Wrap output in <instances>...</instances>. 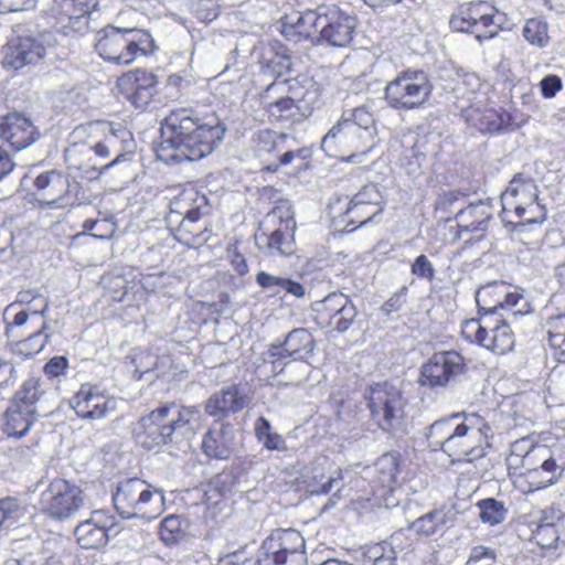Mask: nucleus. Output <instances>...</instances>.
Here are the masks:
<instances>
[{
	"instance_id": "obj_12",
	"label": "nucleus",
	"mask_w": 565,
	"mask_h": 565,
	"mask_svg": "<svg viewBox=\"0 0 565 565\" xmlns=\"http://www.w3.org/2000/svg\"><path fill=\"white\" fill-rule=\"evenodd\" d=\"M565 472V440L537 444L525 459L524 475L532 490L554 486Z\"/></svg>"
},
{
	"instance_id": "obj_13",
	"label": "nucleus",
	"mask_w": 565,
	"mask_h": 565,
	"mask_svg": "<svg viewBox=\"0 0 565 565\" xmlns=\"http://www.w3.org/2000/svg\"><path fill=\"white\" fill-rule=\"evenodd\" d=\"M32 181L34 194L39 201L51 209H65L76 204L79 183L71 179L63 171L50 169L40 171L32 168L23 178Z\"/></svg>"
},
{
	"instance_id": "obj_36",
	"label": "nucleus",
	"mask_w": 565,
	"mask_h": 565,
	"mask_svg": "<svg viewBox=\"0 0 565 565\" xmlns=\"http://www.w3.org/2000/svg\"><path fill=\"white\" fill-rule=\"evenodd\" d=\"M455 513L450 508L434 509L412 522L411 529L420 536L443 535L454 523Z\"/></svg>"
},
{
	"instance_id": "obj_8",
	"label": "nucleus",
	"mask_w": 565,
	"mask_h": 565,
	"mask_svg": "<svg viewBox=\"0 0 565 565\" xmlns=\"http://www.w3.org/2000/svg\"><path fill=\"white\" fill-rule=\"evenodd\" d=\"M537 200L539 190L534 179L516 173L501 194L502 221L515 226L542 222L545 210Z\"/></svg>"
},
{
	"instance_id": "obj_30",
	"label": "nucleus",
	"mask_w": 565,
	"mask_h": 565,
	"mask_svg": "<svg viewBox=\"0 0 565 565\" xmlns=\"http://www.w3.org/2000/svg\"><path fill=\"white\" fill-rule=\"evenodd\" d=\"M462 118L480 132H497L507 125L509 116L482 104L458 105Z\"/></svg>"
},
{
	"instance_id": "obj_19",
	"label": "nucleus",
	"mask_w": 565,
	"mask_h": 565,
	"mask_svg": "<svg viewBox=\"0 0 565 565\" xmlns=\"http://www.w3.org/2000/svg\"><path fill=\"white\" fill-rule=\"evenodd\" d=\"M466 363L457 351L434 353L420 367L419 382L430 388L446 387L463 374Z\"/></svg>"
},
{
	"instance_id": "obj_48",
	"label": "nucleus",
	"mask_w": 565,
	"mask_h": 565,
	"mask_svg": "<svg viewBox=\"0 0 565 565\" xmlns=\"http://www.w3.org/2000/svg\"><path fill=\"white\" fill-rule=\"evenodd\" d=\"M263 68L273 75L281 76L291 68V58L287 50L277 43V50L273 46L263 55Z\"/></svg>"
},
{
	"instance_id": "obj_47",
	"label": "nucleus",
	"mask_w": 565,
	"mask_h": 565,
	"mask_svg": "<svg viewBox=\"0 0 565 565\" xmlns=\"http://www.w3.org/2000/svg\"><path fill=\"white\" fill-rule=\"evenodd\" d=\"M398 534L392 535V542H381L370 545L363 552L362 565H395L396 552L393 543Z\"/></svg>"
},
{
	"instance_id": "obj_18",
	"label": "nucleus",
	"mask_w": 565,
	"mask_h": 565,
	"mask_svg": "<svg viewBox=\"0 0 565 565\" xmlns=\"http://www.w3.org/2000/svg\"><path fill=\"white\" fill-rule=\"evenodd\" d=\"M369 407L372 417L383 430L401 425L404 417V398L395 386L384 383L371 388Z\"/></svg>"
},
{
	"instance_id": "obj_11",
	"label": "nucleus",
	"mask_w": 565,
	"mask_h": 565,
	"mask_svg": "<svg viewBox=\"0 0 565 565\" xmlns=\"http://www.w3.org/2000/svg\"><path fill=\"white\" fill-rule=\"evenodd\" d=\"M433 84L424 71L407 68L387 82L384 97L387 105L398 111L423 108L433 93Z\"/></svg>"
},
{
	"instance_id": "obj_27",
	"label": "nucleus",
	"mask_w": 565,
	"mask_h": 565,
	"mask_svg": "<svg viewBox=\"0 0 565 565\" xmlns=\"http://www.w3.org/2000/svg\"><path fill=\"white\" fill-rule=\"evenodd\" d=\"M131 134L126 129H119L117 131H110L99 142H96L90 149L95 154L102 159H107L111 156L115 158L100 167L99 170H95L96 174L93 178H99L110 168L116 167L124 162H130L134 158V153L127 150L126 142L130 141Z\"/></svg>"
},
{
	"instance_id": "obj_1",
	"label": "nucleus",
	"mask_w": 565,
	"mask_h": 565,
	"mask_svg": "<svg viewBox=\"0 0 565 565\" xmlns=\"http://www.w3.org/2000/svg\"><path fill=\"white\" fill-rule=\"evenodd\" d=\"M157 158L166 164L198 161L210 154L224 136L215 118L202 121L186 109L171 111L161 122Z\"/></svg>"
},
{
	"instance_id": "obj_16",
	"label": "nucleus",
	"mask_w": 565,
	"mask_h": 565,
	"mask_svg": "<svg viewBox=\"0 0 565 565\" xmlns=\"http://www.w3.org/2000/svg\"><path fill=\"white\" fill-rule=\"evenodd\" d=\"M520 311H513L502 319L481 317L466 320L461 327L463 338L477 343L497 354H504L514 347V334L509 326L510 318H515Z\"/></svg>"
},
{
	"instance_id": "obj_15",
	"label": "nucleus",
	"mask_w": 565,
	"mask_h": 565,
	"mask_svg": "<svg viewBox=\"0 0 565 565\" xmlns=\"http://www.w3.org/2000/svg\"><path fill=\"white\" fill-rule=\"evenodd\" d=\"M273 225L270 232L262 231L255 235L256 245L270 256H289L296 250V221L288 202H280L266 216Z\"/></svg>"
},
{
	"instance_id": "obj_23",
	"label": "nucleus",
	"mask_w": 565,
	"mask_h": 565,
	"mask_svg": "<svg viewBox=\"0 0 565 565\" xmlns=\"http://www.w3.org/2000/svg\"><path fill=\"white\" fill-rule=\"evenodd\" d=\"M4 68L18 71L40 62L45 54L43 43L33 35H18L2 49Z\"/></svg>"
},
{
	"instance_id": "obj_33",
	"label": "nucleus",
	"mask_w": 565,
	"mask_h": 565,
	"mask_svg": "<svg viewBox=\"0 0 565 565\" xmlns=\"http://www.w3.org/2000/svg\"><path fill=\"white\" fill-rule=\"evenodd\" d=\"M234 428L230 424L216 422L204 435L203 452L212 459H227L233 451Z\"/></svg>"
},
{
	"instance_id": "obj_29",
	"label": "nucleus",
	"mask_w": 565,
	"mask_h": 565,
	"mask_svg": "<svg viewBox=\"0 0 565 565\" xmlns=\"http://www.w3.org/2000/svg\"><path fill=\"white\" fill-rule=\"evenodd\" d=\"M320 19V7L317 10L287 15L281 23V33L286 39L295 42L309 39L318 41Z\"/></svg>"
},
{
	"instance_id": "obj_62",
	"label": "nucleus",
	"mask_w": 565,
	"mask_h": 565,
	"mask_svg": "<svg viewBox=\"0 0 565 565\" xmlns=\"http://www.w3.org/2000/svg\"><path fill=\"white\" fill-rule=\"evenodd\" d=\"M462 196L460 192H445L436 202V211L445 214L451 213V206Z\"/></svg>"
},
{
	"instance_id": "obj_2",
	"label": "nucleus",
	"mask_w": 565,
	"mask_h": 565,
	"mask_svg": "<svg viewBox=\"0 0 565 565\" xmlns=\"http://www.w3.org/2000/svg\"><path fill=\"white\" fill-rule=\"evenodd\" d=\"M202 413L198 406H181L174 403L160 406L141 417L132 434L136 443L152 450L190 438L201 427Z\"/></svg>"
},
{
	"instance_id": "obj_57",
	"label": "nucleus",
	"mask_w": 565,
	"mask_h": 565,
	"mask_svg": "<svg viewBox=\"0 0 565 565\" xmlns=\"http://www.w3.org/2000/svg\"><path fill=\"white\" fill-rule=\"evenodd\" d=\"M495 561L497 555L493 550L479 545L471 550L467 565H492Z\"/></svg>"
},
{
	"instance_id": "obj_3",
	"label": "nucleus",
	"mask_w": 565,
	"mask_h": 565,
	"mask_svg": "<svg viewBox=\"0 0 565 565\" xmlns=\"http://www.w3.org/2000/svg\"><path fill=\"white\" fill-rule=\"evenodd\" d=\"M375 120L364 106L343 113L321 141L322 150L347 162H360L375 145Z\"/></svg>"
},
{
	"instance_id": "obj_59",
	"label": "nucleus",
	"mask_w": 565,
	"mask_h": 565,
	"mask_svg": "<svg viewBox=\"0 0 565 565\" xmlns=\"http://www.w3.org/2000/svg\"><path fill=\"white\" fill-rule=\"evenodd\" d=\"M181 532V521L177 515H169L164 518L160 526V536L164 542L177 540Z\"/></svg>"
},
{
	"instance_id": "obj_60",
	"label": "nucleus",
	"mask_w": 565,
	"mask_h": 565,
	"mask_svg": "<svg viewBox=\"0 0 565 565\" xmlns=\"http://www.w3.org/2000/svg\"><path fill=\"white\" fill-rule=\"evenodd\" d=\"M540 88L544 98H553L563 88V83L558 75L550 74L541 79Z\"/></svg>"
},
{
	"instance_id": "obj_44",
	"label": "nucleus",
	"mask_w": 565,
	"mask_h": 565,
	"mask_svg": "<svg viewBox=\"0 0 565 565\" xmlns=\"http://www.w3.org/2000/svg\"><path fill=\"white\" fill-rule=\"evenodd\" d=\"M35 418L36 413L10 405L6 412L4 431L8 436L20 438L30 430Z\"/></svg>"
},
{
	"instance_id": "obj_26",
	"label": "nucleus",
	"mask_w": 565,
	"mask_h": 565,
	"mask_svg": "<svg viewBox=\"0 0 565 565\" xmlns=\"http://www.w3.org/2000/svg\"><path fill=\"white\" fill-rule=\"evenodd\" d=\"M40 137L38 128L21 113L0 117V138L17 150L33 145Z\"/></svg>"
},
{
	"instance_id": "obj_41",
	"label": "nucleus",
	"mask_w": 565,
	"mask_h": 565,
	"mask_svg": "<svg viewBox=\"0 0 565 565\" xmlns=\"http://www.w3.org/2000/svg\"><path fill=\"white\" fill-rule=\"evenodd\" d=\"M509 286L503 281H493L479 288L476 292V301L482 317L494 318L498 309L502 306L501 299L507 296Z\"/></svg>"
},
{
	"instance_id": "obj_6",
	"label": "nucleus",
	"mask_w": 565,
	"mask_h": 565,
	"mask_svg": "<svg viewBox=\"0 0 565 565\" xmlns=\"http://www.w3.org/2000/svg\"><path fill=\"white\" fill-rule=\"evenodd\" d=\"M95 47L103 60L117 65L131 64L138 56L151 54L157 49L148 31L113 25L97 32Z\"/></svg>"
},
{
	"instance_id": "obj_24",
	"label": "nucleus",
	"mask_w": 565,
	"mask_h": 565,
	"mask_svg": "<svg viewBox=\"0 0 565 565\" xmlns=\"http://www.w3.org/2000/svg\"><path fill=\"white\" fill-rule=\"evenodd\" d=\"M115 525L114 515L104 510H95L87 520L77 524L74 535L81 547L99 548L110 540Z\"/></svg>"
},
{
	"instance_id": "obj_38",
	"label": "nucleus",
	"mask_w": 565,
	"mask_h": 565,
	"mask_svg": "<svg viewBox=\"0 0 565 565\" xmlns=\"http://www.w3.org/2000/svg\"><path fill=\"white\" fill-rule=\"evenodd\" d=\"M244 407V398L239 395L236 385L223 388L213 394L205 404V411L212 416H222L228 413L239 412Z\"/></svg>"
},
{
	"instance_id": "obj_35",
	"label": "nucleus",
	"mask_w": 565,
	"mask_h": 565,
	"mask_svg": "<svg viewBox=\"0 0 565 565\" xmlns=\"http://www.w3.org/2000/svg\"><path fill=\"white\" fill-rule=\"evenodd\" d=\"M401 457L397 452H387L381 456L375 465L374 471L376 473L375 483V495L380 499H384L387 493L394 490L397 482V475L399 473Z\"/></svg>"
},
{
	"instance_id": "obj_10",
	"label": "nucleus",
	"mask_w": 565,
	"mask_h": 565,
	"mask_svg": "<svg viewBox=\"0 0 565 565\" xmlns=\"http://www.w3.org/2000/svg\"><path fill=\"white\" fill-rule=\"evenodd\" d=\"M451 440L447 444V455L454 460L471 462L484 457L490 447L492 428L476 413L460 414Z\"/></svg>"
},
{
	"instance_id": "obj_31",
	"label": "nucleus",
	"mask_w": 565,
	"mask_h": 565,
	"mask_svg": "<svg viewBox=\"0 0 565 565\" xmlns=\"http://www.w3.org/2000/svg\"><path fill=\"white\" fill-rule=\"evenodd\" d=\"M121 86H129V99L136 108L142 109L152 100L157 93L158 79L150 72L137 70L119 78Z\"/></svg>"
},
{
	"instance_id": "obj_34",
	"label": "nucleus",
	"mask_w": 565,
	"mask_h": 565,
	"mask_svg": "<svg viewBox=\"0 0 565 565\" xmlns=\"http://www.w3.org/2000/svg\"><path fill=\"white\" fill-rule=\"evenodd\" d=\"M491 217V206L482 201L471 203L455 214L459 235L470 232L479 233L481 236L488 228Z\"/></svg>"
},
{
	"instance_id": "obj_53",
	"label": "nucleus",
	"mask_w": 565,
	"mask_h": 565,
	"mask_svg": "<svg viewBox=\"0 0 565 565\" xmlns=\"http://www.w3.org/2000/svg\"><path fill=\"white\" fill-rule=\"evenodd\" d=\"M33 302H40L39 310H41V309L42 310H47V308H49V300L43 295H41L40 292H38L35 290L26 289V290H21V291L18 292L15 301L10 303L6 308L4 315L6 316L9 315L10 311L15 309V307L18 305L30 306Z\"/></svg>"
},
{
	"instance_id": "obj_17",
	"label": "nucleus",
	"mask_w": 565,
	"mask_h": 565,
	"mask_svg": "<svg viewBox=\"0 0 565 565\" xmlns=\"http://www.w3.org/2000/svg\"><path fill=\"white\" fill-rule=\"evenodd\" d=\"M42 513L56 521H67L85 507V497L79 487L66 479H53L40 495Z\"/></svg>"
},
{
	"instance_id": "obj_51",
	"label": "nucleus",
	"mask_w": 565,
	"mask_h": 565,
	"mask_svg": "<svg viewBox=\"0 0 565 565\" xmlns=\"http://www.w3.org/2000/svg\"><path fill=\"white\" fill-rule=\"evenodd\" d=\"M23 516V509L18 499L7 497L0 500V529H11Z\"/></svg>"
},
{
	"instance_id": "obj_32",
	"label": "nucleus",
	"mask_w": 565,
	"mask_h": 565,
	"mask_svg": "<svg viewBox=\"0 0 565 565\" xmlns=\"http://www.w3.org/2000/svg\"><path fill=\"white\" fill-rule=\"evenodd\" d=\"M199 214H210V205L205 195L195 189H184L170 202L168 224L172 226L180 218Z\"/></svg>"
},
{
	"instance_id": "obj_22",
	"label": "nucleus",
	"mask_w": 565,
	"mask_h": 565,
	"mask_svg": "<svg viewBox=\"0 0 565 565\" xmlns=\"http://www.w3.org/2000/svg\"><path fill=\"white\" fill-rule=\"evenodd\" d=\"M83 419H103L117 408V399L98 385L83 384L70 401Z\"/></svg>"
},
{
	"instance_id": "obj_58",
	"label": "nucleus",
	"mask_w": 565,
	"mask_h": 565,
	"mask_svg": "<svg viewBox=\"0 0 565 565\" xmlns=\"http://www.w3.org/2000/svg\"><path fill=\"white\" fill-rule=\"evenodd\" d=\"M411 271L418 278L431 281L435 278V269L431 262L424 254L417 256L412 264Z\"/></svg>"
},
{
	"instance_id": "obj_50",
	"label": "nucleus",
	"mask_w": 565,
	"mask_h": 565,
	"mask_svg": "<svg viewBox=\"0 0 565 565\" xmlns=\"http://www.w3.org/2000/svg\"><path fill=\"white\" fill-rule=\"evenodd\" d=\"M522 34L531 45L537 47H545L550 42L548 26L542 19L526 20Z\"/></svg>"
},
{
	"instance_id": "obj_9",
	"label": "nucleus",
	"mask_w": 565,
	"mask_h": 565,
	"mask_svg": "<svg viewBox=\"0 0 565 565\" xmlns=\"http://www.w3.org/2000/svg\"><path fill=\"white\" fill-rule=\"evenodd\" d=\"M163 499L160 490L140 478L119 481L113 493L114 507L124 519H156L162 512Z\"/></svg>"
},
{
	"instance_id": "obj_4",
	"label": "nucleus",
	"mask_w": 565,
	"mask_h": 565,
	"mask_svg": "<svg viewBox=\"0 0 565 565\" xmlns=\"http://www.w3.org/2000/svg\"><path fill=\"white\" fill-rule=\"evenodd\" d=\"M319 96L318 84L308 76H299L284 82H273L262 98L271 120L292 124L311 113Z\"/></svg>"
},
{
	"instance_id": "obj_5",
	"label": "nucleus",
	"mask_w": 565,
	"mask_h": 565,
	"mask_svg": "<svg viewBox=\"0 0 565 565\" xmlns=\"http://www.w3.org/2000/svg\"><path fill=\"white\" fill-rule=\"evenodd\" d=\"M316 349L312 333L306 328H296L287 333L282 342H274L266 353L276 375L288 373L286 385H299L307 380L311 365L308 363Z\"/></svg>"
},
{
	"instance_id": "obj_42",
	"label": "nucleus",
	"mask_w": 565,
	"mask_h": 565,
	"mask_svg": "<svg viewBox=\"0 0 565 565\" xmlns=\"http://www.w3.org/2000/svg\"><path fill=\"white\" fill-rule=\"evenodd\" d=\"M552 358L565 363V312L550 317L545 323Z\"/></svg>"
},
{
	"instance_id": "obj_46",
	"label": "nucleus",
	"mask_w": 565,
	"mask_h": 565,
	"mask_svg": "<svg viewBox=\"0 0 565 565\" xmlns=\"http://www.w3.org/2000/svg\"><path fill=\"white\" fill-rule=\"evenodd\" d=\"M42 381L36 377L25 380L14 394L11 405L28 411L36 412V403L41 399L44 391Z\"/></svg>"
},
{
	"instance_id": "obj_40",
	"label": "nucleus",
	"mask_w": 565,
	"mask_h": 565,
	"mask_svg": "<svg viewBox=\"0 0 565 565\" xmlns=\"http://www.w3.org/2000/svg\"><path fill=\"white\" fill-rule=\"evenodd\" d=\"M255 281L264 291L271 296H278L282 291L296 298H302L306 295V288L299 281L267 271H259L255 277Z\"/></svg>"
},
{
	"instance_id": "obj_49",
	"label": "nucleus",
	"mask_w": 565,
	"mask_h": 565,
	"mask_svg": "<svg viewBox=\"0 0 565 565\" xmlns=\"http://www.w3.org/2000/svg\"><path fill=\"white\" fill-rule=\"evenodd\" d=\"M46 330L47 324L44 322L40 330L33 332L26 339L17 342L14 351L24 358H31L40 353L47 343L49 334L45 333Z\"/></svg>"
},
{
	"instance_id": "obj_64",
	"label": "nucleus",
	"mask_w": 565,
	"mask_h": 565,
	"mask_svg": "<svg viewBox=\"0 0 565 565\" xmlns=\"http://www.w3.org/2000/svg\"><path fill=\"white\" fill-rule=\"evenodd\" d=\"M68 362L65 356H54L44 366L46 375L56 377L61 375L67 367Z\"/></svg>"
},
{
	"instance_id": "obj_20",
	"label": "nucleus",
	"mask_w": 565,
	"mask_h": 565,
	"mask_svg": "<svg viewBox=\"0 0 565 565\" xmlns=\"http://www.w3.org/2000/svg\"><path fill=\"white\" fill-rule=\"evenodd\" d=\"M290 142H294V139L288 135L269 129L259 130L253 137L254 151L258 158L263 160L277 159L266 167L270 172H276L281 166L290 164L296 157L301 154L302 150L292 149Z\"/></svg>"
},
{
	"instance_id": "obj_25",
	"label": "nucleus",
	"mask_w": 565,
	"mask_h": 565,
	"mask_svg": "<svg viewBox=\"0 0 565 565\" xmlns=\"http://www.w3.org/2000/svg\"><path fill=\"white\" fill-rule=\"evenodd\" d=\"M321 322L338 332H345L356 318L358 309L343 294L328 295L316 309Z\"/></svg>"
},
{
	"instance_id": "obj_61",
	"label": "nucleus",
	"mask_w": 565,
	"mask_h": 565,
	"mask_svg": "<svg viewBox=\"0 0 565 565\" xmlns=\"http://www.w3.org/2000/svg\"><path fill=\"white\" fill-rule=\"evenodd\" d=\"M15 377L14 365L10 361L0 359V390L13 385Z\"/></svg>"
},
{
	"instance_id": "obj_43",
	"label": "nucleus",
	"mask_w": 565,
	"mask_h": 565,
	"mask_svg": "<svg viewBox=\"0 0 565 565\" xmlns=\"http://www.w3.org/2000/svg\"><path fill=\"white\" fill-rule=\"evenodd\" d=\"M460 418V414H452L449 417L435 420L429 426L426 437L435 450L440 449L447 454V444L451 440L457 420Z\"/></svg>"
},
{
	"instance_id": "obj_39",
	"label": "nucleus",
	"mask_w": 565,
	"mask_h": 565,
	"mask_svg": "<svg viewBox=\"0 0 565 565\" xmlns=\"http://www.w3.org/2000/svg\"><path fill=\"white\" fill-rule=\"evenodd\" d=\"M486 84L481 78L472 72H465L458 75V81L455 86V93L458 99V105H470L473 103L482 104L487 102L483 88Z\"/></svg>"
},
{
	"instance_id": "obj_21",
	"label": "nucleus",
	"mask_w": 565,
	"mask_h": 565,
	"mask_svg": "<svg viewBox=\"0 0 565 565\" xmlns=\"http://www.w3.org/2000/svg\"><path fill=\"white\" fill-rule=\"evenodd\" d=\"M321 19L318 42L334 47H345L352 40L356 28V19L335 6L320 7Z\"/></svg>"
},
{
	"instance_id": "obj_54",
	"label": "nucleus",
	"mask_w": 565,
	"mask_h": 565,
	"mask_svg": "<svg viewBox=\"0 0 565 565\" xmlns=\"http://www.w3.org/2000/svg\"><path fill=\"white\" fill-rule=\"evenodd\" d=\"M535 445L532 444V441L529 438H522L519 440H515L511 445V454L509 457V465H520L523 469H525V459L530 455V452L533 450V447Z\"/></svg>"
},
{
	"instance_id": "obj_52",
	"label": "nucleus",
	"mask_w": 565,
	"mask_h": 565,
	"mask_svg": "<svg viewBox=\"0 0 565 565\" xmlns=\"http://www.w3.org/2000/svg\"><path fill=\"white\" fill-rule=\"evenodd\" d=\"M480 509V519L483 523L497 525L507 516L504 504L493 498H488L478 502Z\"/></svg>"
},
{
	"instance_id": "obj_56",
	"label": "nucleus",
	"mask_w": 565,
	"mask_h": 565,
	"mask_svg": "<svg viewBox=\"0 0 565 565\" xmlns=\"http://www.w3.org/2000/svg\"><path fill=\"white\" fill-rule=\"evenodd\" d=\"M132 362L136 366L134 376L138 380L143 374L158 370V358L149 352H141L135 355Z\"/></svg>"
},
{
	"instance_id": "obj_37",
	"label": "nucleus",
	"mask_w": 565,
	"mask_h": 565,
	"mask_svg": "<svg viewBox=\"0 0 565 565\" xmlns=\"http://www.w3.org/2000/svg\"><path fill=\"white\" fill-rule=\"evenodd\" d=\"M207 214L185 216L179 220L174 237L186 246L201 245L209 241L211 236L210 224L203 218Z\"/></svg>"
},
{
	"instance_id": "obj_45",
	"label": "nucleus",
	"mask_w": 565,
	"mask_h": 565,
	"mask_svg": "<svg viewBox=\"0 0 565 565\" xmlns=\"http://www.w3.org/2000/svg\"><path fill=\"white\" fill-rule=\"evenodd\" d=\"M381 199L377 188L374 184H367L350 200L347 211L367 210V215H379L383 211Z\"/></svg>"
},
{
	"instance_id": "obj_55",
	"label": "nucleus",
	"mask_w": 565,
	"mask_h": 565,
	"mask_svg": "<svg viewBox=\"0 0 565 565\" xmlns=\"http://www.w3.org/2000/svg\"><path fill=\"white\" fill-rule=\"evenodd\" d=\"M407 294L408 288L406 286L401 287L381 306L382 315L390 318L393 313L398 312L406 303Z\"/></svg>"
},
{
	"instance_id": "obj_7",
	"label": "nucleus",
	"mask_w": 565,
	"mask_h": 565,
	"mask_svg": "<svg viewBox=\"0 0 565 565\" xmlns=\"http://www.w3.org/2000/svg\"><path fill=\"white\" fill-rule=\"evenodd\" d=\"M306 541L294 529H279L267 536L257 553L256 559H244L241 554L227 555L226 565H307Z\"/></svg>"
},
{
	"instance_id": "obj_63",
	"label": "nucleus",
	"mask_w": 565,
	"mask_h": 565,
	"mask_svg": "<svg viewBox=\"0 0 565 565\" xmlns=\"http://www.w3.org/2000/svg\"><path fill=\"white\" fill-rule=\"evenodd\" d=\"M117 224L111 218H99L94 237L97 239H109L114 236Z\"/></svg>"
},
{
	"instance_id": "obj_14",
	"label": "nucleus",
	"mask_w": 565,
	"mask_h": 565,
	"mask_svg": "<svg viewBox=\"0 0 565 565\" xmlns=\"http://www.w3.org/2000/svg\"><path fill=\"white\" fill-rule=\"evenodd\" d=\"M507 15L487 1L469 2L459 8L450 25L459 32L475 34L479 43L493 39L503 29Z\"/></svg>"
},
{
	"instance_id": "obj_28",
	"label": "nucleus",
	"mask_w": 565,
	"mask_h": 565,
	"mask_svg": "<svg viewBox=\"0 0 565 565\" xmlns=\"http://www.w3.org/2000/svg\"><path fill=\"white\" fill-rule=\"evenodd\" d=\"M97 7V0H61L56 17L61 31L64 34L86 32L89 15Z\"/></svg>"
}]
</instances>
